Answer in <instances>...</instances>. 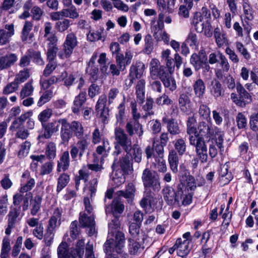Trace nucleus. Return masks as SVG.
<instances>
[{
    "instance_id": "obj_62",
    "label": "nucleus",
    "mask_w": 258,
    "mask_h": 258,
    "mask_svg": "<svg viewBox=\"0 0 258 258\" xmlns=\"http://www.w3.org/2000/svg\"><path fill=\"white\" fill-rule=\"evenodd\" d=\"M57 82V78L55 76H51L47 80L40 81L41 90H47L53 84Z\"/></svg>"
},
{
    "instance_id": "obj_23",
    "label": "nucleus",
    "mask_w": 258,
    "mask_h": 258,
    "mask_svg": "<svg viewBox=\"0 0 258 258\" xmlns=\"http://www.w3.org/2000/svg\"><path fill=\"white\" fill-rule=\"evenodd\" d=\"M70 159L69 151H66L62 153L57 161L56 171L59 173L61 171H66L70 167Z\"/></svg>"
},
{
    "instance_id": "obj_41",
    "label": "nucleus",
    "mask_w": 258,
    "mask_h": 258,
    "mask_svg": "<svg viewBox=\"0 0 258 258\" xmlns=\"http://www.w3.org/2000/svg\"><path fill=\"white\" fill-rule=\"evenodd\" d=\"M45 157L50 161H52L56 156V147L54 143L49 142L47 144L45 151Z\"/></svg>"
},
{
    "instance_id": "obj_39",
    "label": "nucleus",
    "mask_w": 258,
    "mask_h": 258,
    "mask_svg": "<svg viewBox=\"0 0 258 258\" xmlns=\"http://www.w3.org/2000/svg\"><path fill=\"white\" fill-rule=\"evenodd\" d=\"M71 131L73 136L81 139L84 134V129L82 124L78 121L74 120L70 123Z\"/></svg>"
},
{
    "instance_id": "obj_51",
    "label": "nucleus",
    "mask_w": 258,
    "mask_h": 258,
    "mask_svg": "<svg viewBox=\"0 0 258 258\" xmlns=\"http://www.w3.org/2000/svg\"><path fill=\"white\" fill-rule=\"evenodd\" d=\"M154 49L153 42L152 36L150 34L146 36L145 38V46L143 52L147 54H150Z\"/></svg>"
},
{
    "instance_id": "obj_32",
    "label": "nucleus",
    "mask_w": 258,
    "mask_h": 258,
    "mask_svg": "<svg viewBox=\"0 0 258 258\" xmlns=\"http://www.w3.org/2000/svg\"><path fill=\"white\" fill-rule=\"evenodd\" d=\"M193 89L195 96L201 99L203 98L206 91V86L204 81L199 78L193 84Z\"/></svg>"
},
{
    "instance_id": "obj_31",
    "label": "nucleus",
    "mask_w": 258,
    "mask_h": 258,
    "mask_svg": "<svg viewBox=\"0 0 258 258\" xmlns=\"http://www.w3.org/2000/svg\"><path fill=\"white\" fill-rule=\"evenodd\" d=\"M162 121L167 124L168 132L172 135H176L180 133L177 121L174 118L163 117Z\"/></svg>"
},
{
    "instance_id": "obj_42",
    "label": "nucleus",
    "mask_w": 258,
    "mask_h": 258,
    "mask_svg": "<svg viewBox=\"0 0 258 258\" xmlns=\"http://www.w3.org/2000/svg\"><path fill=\"white\" fill-rule=\"evenodd\" d=\"M174 147L176 152H177L178 155L182 156L186 151V145L185 140L182 138L176 139L173 142Z\"/></svg>"
},
{
    "instance_id": "obj_57",
    "label": "nucleus",
    "mask_w": 258,
    "mask_h": 258,
    "mask_svg": "<svg viewBox=\"0 0 258 258\" xmlns=\"http://www.w3.org/2000/svg\"><path fill=\"white\" fill-rule=\"evenodd\" d=\"M89 75V80L91 83H95L98 79L99 69L97 66H91V68L88 70Z\"/></svg>"
},
{
    "instance_id": "obj_49",
    "label": "nucleus",
    "mask_w": 258,
    "mask_h": 258,
    "mask_svg": "<svg viewBox=\"0 0 258 258\" xmlns=\"http://www.w3.org/2000/svg\"><path fill=\"white\" fill-rule=\"evenodd\" d=\"M242 6L245 19L249 21H252L254 18V11L250 4L248 2V0H247V2H243Z\"/></svg>"
},
{
    "instance_id": "obj_13",
    "label": "nucleus",
    "mask_w": 258,
    "mask_h": 258,
    "mask_svg": "<svg viewBox=\"0 0 258 258\" xmlns=\"http://www.w3.org/2000/svg\"><path fill=\"white\" fill-rule=\"evenodd\" d=\"M78 44L77 37L74 33L71 32L67 35L62 45L63 50L66 58H68L71 56L74 49Z\"/></svg>"
},
{
    "instance_id": "obj_47",
    "label": "nucleus",
    "mask_w": 258,
    "mask_h": 258,
    "mask_svg": "<svg viewBox=\"0 0 258 258\" xmlns=\"http://www.w3.org/2000/svg\"><path fill=\"white\" fill-rule=\"evenodd\" d=\"M129 156L126 154L124 157H122L119 160V166L125 174H128L130 168L131 160Z\"/></svg>"
},
{
    "instance_id": "obj_28",
    "label": "nucleus",
    "mask_w": 258,
    "mask_h": 258,
    "mask_svg": "<svg viewBox=\"0 0 258 258\" xmlns=\"http://www.w3.org/2000/svg\"><path fill=\"white\" fill-rule=\"evenodd\" d=\"M224 92L222 85L218 80L214 79L211 81L210 92L215 98L224 96Z\"/></svg>"
},
{
    "instance_id": "obj_1",
    "label": "nucleus",
    "mask_w": 258,
    "mask_h": 258,
    "mask_svg": "<svg viewBox=\"0 0 258 258\" xmlns=\"http://www.w3.org/2000/svg\"><path fill=\"white\" fill-rule=\"evenodd\" d=\"M178 179L179 182L176 183L186 195H184L183 203L191 204L197 188V183L195 177L190 174L184 164L179 165Z\"/></svg>"
},
{
    "instance_id": "obj_53",
    "label": "nucleus",
    "mask_w": 258,
    "mask_h": 258,
    "mask_svg": "<svg viewBox=\"0 0 258 258\" xmlns=\"http://www.w3.org/2000/svg\"><path fill=\"white\" fill-rule=\"evenodd\" d=\"M203 20V16L200 12H196L194 13L190 19V23L194 26L197 32H199V27L198 24L199 22H202Z\"/></svg>"
},
{
    "instance_id": "obj_61",
    "label": "nucleus",
    "mask_w": 258,
    "mask_h": 258,
    "mask_svg": "<svg viewBox=\"0 0 258 258\" xmlns=\"http://www.w3.org/2000/svg\"><path fill=\"white\" fill-rule=\"evenodd\" d=\"M155 103L158 105H169L172 104L173 101L169 98L167 95L164 93L156 99Z\"/></svg>"
},
{
    "instance_id": "obj_55",
    "label": "nucleus",
    "mask_w": 258,
    "mask_h": 258,
    "mask_svg": "<svg viewBox=\"0 0 258 258\" xmlns=\"http://www.w3.org/2000/svg\"><path fill=\"white\" fill-rule=\"evenodd\" d=\"M210 110L209 107L206 104H201L199 109V113L201 117L206 121H211L210 117Z\"/></svg>"
},
{
    "instance_id": "obj_26",
    "label": "nucleus",
    "mask_w": 258,
    "mask_h": 258,
    "mask_svg": "<svg viewBox=\"0 0 258 258\" xmlns=\"http://www.w3.org/2000/svg\"><path fill=\"white\" fill-rule=\"evenodd\" d=\"M125 151L131 158V160H134L135 162L140 163L142 160V150L141 148L138 144H134L131 146V149Z\"/></svg>"
},
{
    "instance_id": "obj_60",
    "label": "nucleus",
    "mask_w": 258,
    "mask_h": 258,
    "mask_svg": "<svg viewBox=\"0 0 258 258\" xmlns=\"http://www.w3.org/2000/svg\"><path fill=\"white\" fill-rule=\"evenodd\" d=\"M61 77L64 83V85L69 87L73 84L75 80V76L73 74H68L67 71L62 73Z\"/></svg>"
},
{
    "instance_id": "obj_36",
    "label": "nucleus",
    "mask_w": 258,
    "mask_h": 258,
    "mask_svg": "<svg viewBox=\"0 0 258 258\" xmlns=\"http://www.w3.org/2000/svg\"><path fill=\"white\" fill-rule=\"evenodd\" d=\"M117 113L115 114L116 122L122 125L124 123V119L125 116V97L123 96L122 101L117 106Z\"/></svg>"
},
{
    "instance_id": "obj_19",
    "label": "nucleus",
    "mask_w": 258,
    "mask_h": 258,
    "mask_svg": "<svg viewBox=\"0 0 258 258\" xmlns=\"http://www.w3.org/2000/svg\"><path fill=\"white\" fill-rule=\"evenodd\" d=\"M186 240H182L180 237L178 238L175 241V245L177 247V255L181 258H186L189 254L191 247Z\"/></svg>"
},
{
    "instance_id": "obj_59",
    "label": "nucleus",
    "mask_w": 258,
    "mask_h": 258,
    "mask_svg": "<svg viewBox=\"0 0 258 258\" xmlns=\"http://www.w3.org/2000/svg\"><path fill=\"white\" fill-rule=\"evenodd\" d=\"M31 144L28 141H25L20 146V149L18 153V157L19 158H23L27 156L30 149Z\"/></svg>"
},
{
    "instance_id": "obj_44",
    "label": "nucleus",
    "mask_w": 258,
    "mask_h": 258,
    "mask_svg": "<svg viewBox=\"0 0 258 258\" xmlns=\"http://www.w3.org/2000/svg\"><path fill=\"white\" fill-rule=\"evenodd\" d=\"M137 238H130L128 239V252L131 254L135 255L141 247L140 242L137 241Z\"/></svg>"
},
{
    "instance_id": "obj_4",
    "label": "nucleus",
    "mask_w": 258,
    "mask_h": 258,
    "mask_svg": "<svg viewBox=\"0 0 258 258\" xmlns=\"http://www.w3.org/2000/svg\"><path fill=\"white\" fill-rule=\"evenodd\" d=\"M162 193L165 203L169 206L180 207L182 205L187 206L190 204L183 203L184 195H186L176 183L171 185H165L162 190Z\"/></svg>"
},
{
    "instance_id": "obj_25",
    "label": "nucleus",
    "mask_w": 258,
    "mask_h": 258,
    "mask_svg": "<svg viewBox=\"0 0 258 258\" xmlns=\"http://www.w3.org/2000/svg\"><path fill=\"white\" fill-rule=\"evenodd\" d=\"M86 101V91H81L76 96L73 102V106L72 107V111L75 114H78L80 112V108Z\"/></svg>"
},
{
    "instance_id": "obj_37",
    "label": "nucleus",
    "mask_w": 258,
    "mask_h": 258,
    "mask_svg": "<svg viewBox=\"0 0 258 258\" xmlns=\"http://www.w3.org/2000/svg\"><path fill=\"white\" fill-rule=\"evenodd\" d=\"M168 162L172 172L175 173H177L178 172L179 159L177 152H176L175 150L173 149L169 151L168 155Z\"/></svg>"
},
{
    "instance_id": "obj_9",
    "label": "nucleus",
    "mask_w": 258,
    "mask_h": 258,
    "mask_svg": "<svg viewBox=\"0 0 258 258\" xmlns=\"http://www.w3.org/2000/svg\"><path fill=\"white\" fill-rule=\"evenodd\" d=\"M107 97L105 94H102L99 96L96 105V116L101 119L104 124H107L109 121L110 110L106 106Z\"/></svg>"
},
{
    "instance_id": "obj_22",
    "label": "nucleus",
    "mask_w": 258,
    "mask_h": 258,
    "mask_svg": "<svg viewBox=\"0 0 258 258\" xmlns=\"http://www.w3.org/2000/svg\"><path fill=\"white\" fill-rule=\"evenodd\" d=\"M32 115V111L29 110L22 114L20 116L15 118L10 127V130L13 132L24 127V124L25 121Z\"/></svg>"
},
{
    "instance_id": "obj_11",
    "label": "nucleus",
    "mask_w": 258,
    "mask_h": 258,
    "mask_svg": "<svg viewBox=\"0 0 258 258\" xmlns=\"http://www.w3.org/2000/svg\"><path fill=\"white\" fill-rule=\"evenodd\" d=\"M132 115L133 118L130 119L126 124V132L130 137H133L136 133L140 137L143 134V126L139 120L141 115L137 112L132 113Z\"/></svg>"
},
{
    "instance_id": "obj_58",
    "label": "nucleus",
    "mask_w": 258,
    "mask_h": 258,
    "mask_svg": "<svg viewBox=\"0 0 258 258\" xmlns=\"http://www.w3.org/2000/svg\"><path fill=\"white\" fill-rule=\"evenodd\" d=\"M52 115L51 109H46L41 111L38 116V119L40 121L41 125L47 122Z\"/></svg>"
},
{
    "instance_id": "obj_10",
    "label": "nucleus",
    "mask_w": 258,
    "mask_h": 258,
    "mask_svg": "<svg viewBox=\"0 0 258 258\" xmlns=\"http://www.w3.org/2000/svg\"><path fill=\"white\" fill-rule=\"evenodd\" d=\"M166 67L164 71V86L165 88H168L171 91L176 89L177 86L175 79L172 77V74L174 71L175 63L174 59L170 58L166 60Z\"/></svg>"
},
{
    "instance_id": "obj_3",
    "label": "nucleus",
    "mask_w": 258,
    "mask_h": 258,
    "mask_svg": "<svg viewBox=\"0 0 258 258\" xmlns=\"http://www.w3.org/2000/svg\"><path fill=\"white\" fill-rule=\"evenodd\" d=\"M198 137L209 142L214 140L219 149L223 147V133L221 129L214 126L211 121H202L198 125Z\"/></svg>"
},
{
    "instance_id": "obj_35",
    "label": "nucleus",
    "mask_w": 258,
    "mask_h": 258,
    "mask_svg": "<svg viewBox=\"0 0 258 258\" xmlns=\"http://www.w3.org/2000/svg\"><path fill=\"white\" fill-rule=\"evenodd\" d=\"M42 201V196L36 195L30 200L31 214L32 216L36 215L41 208Z\"/></svg>"
},
{
    "instance_id": "obj_6",
    "label": "nucleus",
    "mask_w": 258,
    "mask_h": 258,
    "mask_svg": "<svg viewBox=\"0 0 258 258\" xmlns=\"http://www.w3.org/2000/svg\"><path fill=\"white\" fill-rule=\"evenodd\" d=\"M115 136V151L114 153L119 155L121 153V147L124 151L131 149L132 141L126 135L124 130L120 127H116L114 130Z\"/></svg>"
},
{
    "instance_id": "obj_24",
    "label": "nucleus",
    "mask_w": 258,
    "mask_h": 258,
    "mask_svg": "<svg viewBox=\"0 0 258 258\" xmlns=\"http://www.w3.org/2000/svg\"><path fill=\"white\" fill-rule=\"evenodd\" d=\"M197 122L196 118L194 116L188 117L186 121V132L189 135V141H190L191 138H193V137H195V139L198 137V127H197Z\"/></svg>"
},
{
    "instance_id": "obj_34",
    "label": "nucleus",
    "mask_w": 258,
    "mask_h": 258,
    "mask_svg": "<svg viewBox=\"0 0 258 258\" xmlns=\"http://www.w3.org/2000/svg\"><path fill=\"white\" fill-rule=\"evenodd\" d=\"M5 29H1V45H4L9 42L10 38L14 34V25L13 24L6 25Z\"/></svg>"
},
{
    "instance_id": "obj_38",
    "label": "nucleus",
    "mask_w": 258,
    "mask_h": 258,
    "mask_svg": "<svg viewBox=\"0 0 258 258\" xmlns=\"http://www.w3.org/2000/svg\"><path fill=\"white\" fill-rule=\"evenodd\" d=\"M70 176L63 172L61 173L57 179L56 192L59 193L69 183Z\"/></svg>"
},
{
    "instance_id": "obj_20",
    "label": "nucleus",
    "mask_w": 258,
    "mask_h": 258,
    "mask_svg": "<svg viewBox=\"0 0 258 258\" xmlns=\"http://www.w3.org/2000/svg\"><path fill=\"white\" fill-rule=\"evenodd\" d=\"M33 24L31 21H25L21 35V38L23 42L31 43L35 40L34 33H30Z\"/></svg>"
},
{
    "instance_id": "obj_30",
    "label": "nucleus",
    "mask_w": 258,
    "mask_h": 258,
    "mask_svg": "<svg viewBox=\"0 0 258 258\" xmlns=\"http://www.w3.org/2000/svg\"><path fill=\"white\" fill-rule=\"evenodd\" d=\"M85 249V240L84 239H79L76 244L75 247L71 248V258H82Z\"/></svg>"
},
{
    "instance_id": "obj_33",
    "label": "nucleus",
    "mask_w": 258,
    "mask_h": 258,
    "mask_svg": "<svg viewBox=\"0 0 258 258\" xmlns=\"http://www.w3.org/2000/svg\"><path fill=\"white\" fill-rule=\"evenodd\" d=\"M135 187L134 184L132 183H129L125 190H119L117 191L116 194L117 195V197H123L125 199H127L128 201L130 200H132L134 199L135 196Z\"/></svg>"
},
{
    "instance_id": "obj_14",
    "label": "nucleus",
    "mask_w": 258,
    "mask_h": 258,
    "mask_svg": "<svg viewBox=\"0 0 258 258\" xmlns=\"http://www.w3.org/2000/svg\"><path fill=\"white\" fill-rule=\"evenodd\" d=\"M106 213L111 214L112 215L121 216L124 210V205L121 201V198L114 197L111 204L105 206Z\"/></svg>"
},
{
    "instance_id": "obj_18",
    "label": "nucleus",
    "mask_w": 258,
    "mask_h": 258,
    "mask_svg": "<svg viewBox=\"0 0 258 258\" xmlns=\"http://www.w3.org/2000/svg\"><path fill=\"white\" fill-rule=\"evenodd\" d=\"M159 60L157 58L152 59L150 63V71L151 75L152 77H158L164 84V74L165 69V66H160Z\"/></svg>"
},
{
    "instance_id": "obj_16",
    "label": "nucleus",
    "mask_w": 258,
    "mask_h": 258,
    "mask_svg": "<svg viewBox=\"0 0 258 258\" xmlns=\"http://www.w3.org/2000/svg\"><path fill=\"white\" fill-rule=\"evenodd\" d=\"M42 128L44 130V133L40 134L38 137L37 140L39 142H42L41 139H48L51 137L53 134L57 131L59 124L57 123L56 121H54L51 122L45 123L42 124Z\"/></svg>"
},
{
    "instance_id": "obj_46",
    "label": "nucleus",
    "mask_w": 258,
    "mask_h": 258,
    "mask_svg": "<svg viewBox=\"0 0 258 258\" xmlns=\"http://www.w3.org/2000/svg\"><path fill=\"white\" fill-rule=\"evenodd\" d=\"M10 241L8 236H5L3 238L1 249V258H7L9 256V252L11 250Z\"/></svg>"
},
{
    "instance_id": "obj_52",
    "label": "nucleus",
    "mask_w": 258,
    "mask_h": 258,
    "mask_svg": "<svg viewBox=\"0 0 258 258\" xmlns=\"http://www.w3.org/2000/svg\"><path fill=\"white\" fill-rule=\"evenodd\" d=\"M27 53L30 58L33 59V61L39 64H43L44 61L41 56V53L39 51H35L33 49H29Z\"/></svg>"
},
{
    "instance_id": "obj_2",
    "label": "nucleus",
    "mask_w": 258,
    "mask_h": 258,
    "mask_svg": "<svg viewBox=\"0 0 258 258\" xmlns=\"http://www.w3.org/2000/svg\"><path fill=\"white\" fill-rule=\"evenodd\" d=\"M219 52L210 53L208 57L206 51L202 48L198 53L195 52L190 58V63L196 71L202 70L203 75L212 73V68L210 64H214L219 61Z\"/></svg>"
},
{
    "instance_id": "obj_27",
    "label": "nucleus",
    "mask_w": 258,
    "mask_h": 258,
    "mask_svg": "<svg viewBox=\"0 0 258 258\" xmlns=\"http://www.w3.org/2000/svg\"><path fill=\"white\" fill-rule=\"evenodd\" d=\"M62 215V210L58 208L54 209L52 216H51L48 221V223L47 226V229L54 231L58 220V226L61 224L60 220Z\"/></svg>"
},
{
    "instance_id": "obj_21",
    "label": "nucleus",
    "mask_w": 258,
    "mask_h": 258,
    "mask_svg": "<svg viewBox=\"0 0 258 258\" xmlns=\"http://www.w3.org/2000/svg\"><path fill=\"white\" fill-rule=\"evenodd\" d=\"M190 96V94L188 93H183L180 95L178 99L181 111L186 114H189L191 111Z\"/></svg>"
},
{
    "instance_id": "obj_40",
    "label": "nucleus",
    "mask_w": 258,
    "mask_h": 258,
    "mask_svg": "<svg viewBox=\"0 0 258 258\" xmlns=\"http://www.w3.org/2000/svg\"><path fill=\"white\" fill-rule=\"evenodd\" d=\"M17 56L13 53L7 54L1 57V70L7 68L13 65L17 60Z\"/></svg>"
},
{
    "instance_id": "obj_8",
    "label": "nucleus",
    "mask_w": 258,
    "mask_h": 258,
    "mask_svg": "<svg viewBox=\"0 0 258 258\" xmlns=\"http://www.w3.org/2000/svg\"><path fill=\"white\" fill-rule=\"evenodd\" d=\"M145 69L144 63L141 61H137L130 67L127 78L124 81V85L126 90L130 88L136 79H141Z\"/></svg>"
},
{
    "instance_id": "obj_56",
    "label": "nucleus",
    "mask_w": 258,
    "mask_h": 258,
    "mask_svg": "<svg viewBox=\"0 0 258 258\" xmlns=\"http://www.w3.org/2000/svg\"><path fill=\"white\" fill-rule=\"evenodd\" d=\"M185 42L188 44L190 47H198L199 45V42L197 34L192 31H190L188 33Z\"/></svg>"
},
{
    "instance_id": "obj_63",
    "label": "nucleus",
    "mask_w": 258,
    "mask_h": 258,
    "mask_svg": "<svg viewBox=\"0 0 258 258\" xmlns=\"http://www.w3.org/2000/svg\"><path fill=\"white\" fill-rule=\"evenodd\" d=\"M237 127L239 129L245 128L247 126V119L242 112H239L236 116Z\"/></svg>"
},
{
    "instance_id": "obj_29",
    "label": "nucleus",
    "mask_w": 258,
    "mask_h": 258,
    "mask_svg": "<svg viewBox=\"0 0 258 258\" xmlns=\"http://www.w3.org/2000/svg\"><path fill=\"white\" fill-rule=\"evenodd\" d=\"M155 192L144 190V196L140 202V206L144 209H154L155 205L153 204L154 201L153 196Z\"/></svg>"
},
{
    "instance_id": "obj_5",
    "label": "nucleus",
    "mask_w": 258,
    "mask_h": 258,
    "mask_svg": "<svg viewBox=\"0 0 258 258\" xmlns=\"http://www.w3.org/2000/svg\"><path fill=\"white\" fill-rule=\"evenodd\" d=\"M142 179L144 190L155 192L159 190L160 184L159 176L156 172L146 168L143 172Z\"/></svg>"
},
{
    "instance_id": "obj_48",
    "label": "nucleus",
    "mask_w": 258,
    "mask_h": 258,
    "mask_svg": "<svg viewBox=\"0 0 258 258\" xmlns=\"http://www.w3.org/2000/svg\"><path fill=\"white\" fill-rule=\"evenodd\" d=\"M71 21L64 19L62 21H58L55 23V28L59 32H63L73 24Z\"/></svg>"
},
{
    "instance_id": "obj_64",
    "label": "nucleus",
    "mask_w": 258,
    "mask_h": 258,
    "mask_svg": "<svg viewBox=\"0 0 258 258\" xmlns=\"http://www.w3.org/2000/svg\"><path fill=\"white\" fill-rule=\"evenodd\" d=\"M249 125L252 131H258V111L251 114L249 118Z\"/></svg>"
},
{
    "instance_id": "obj_12",
    "label": "nucleus",
    "mask_w": 258,
    "mask_h": 258,
    "mask_svg": "<svg viewBox=\"0 0 258 258\" xmlns=\"http://www.w3.org/2000/svg\"><path fill=\"white\" fill-rule=\"evenodd\" d=\"M191 145L194 146L196 148V152L197 156L199 157L202 163H206L208 161V150L204 139L201 138H191L189 141Z\"/></svg>"
},
{
    "instance_id": "obj_54",
    "label": "nucleus",
    "mask_w": 258,
    "mask_h": 258,
    "mask_svg": "<svg viewBox=\"0 0 258 258\" xmlns=\"http://www.w3.org/2000/svg\"><path fill=\"white\" fill-rule=\"evenodd\" d=\"M202 28L201 30H199L198 33H201L204 31V35L208 37H211L213 35V28L210 20H208L206 21L205 24L203 23L202 24Z\"/></svg>"
},
{
    "instance_id": "obj_7",
    "label": "nucleus",
    "mask_w": 258,
    "mask_h": 258,
    "mask_svg": "<svg viewBox=\"0 0 258 258\" xmlns=\"http://www.w3.org/2000/svg\"><path fill=\"white\" fill-rule=\"evenodd\" d=\"M236 91L237 93L231 94V99L237 106L245 107L246 105L251 103L252 99L251 94L239 82L236 83Z\"/></svg>"
},
{
    "instance_id": "obj_15",
    "label": "nucleus",
    "mask_w": 258,
    "mask_h": 258,
    "mask_svg": "<svg viewBox=\"0 0 258 258\" xmlns=\"http://www.w3.org/2000/svg\"><path fill=\"white\" fill-rule=\"evenodd\" d=\"M164 145L161 144L159 141H154L152 146H148L145 149L147 158L151 157L156 159L158 157L162 158L163 156Z\"/></svg>"
},
{
    "instance_id": "obj_43",
    "label": "nucleus",
    "mask_w": 258,
    "mask_h": 258,
    "mask_svg": "<svg viewBox=\"0 0 258 258\" xmlns=\"http://www.w3.org/2000/svg\"><path fill=\"white\" fill-rule=\"evenodd\" d=\"M125 242L124 234L121 232H118L115 236V248L117 253H120L122 251V249L124 246Z\"/></svg>"
},
{
    "instance_id": "obj_50",
    "label": "nucleus",
    "mask_w": 258,
    "mask_h": 258,
    "mask_svg": "<svg viewBox=\"0 0 258 258\" xmlns=\"http://www.w3.org/2000/svg\"><path fill=\"white\" fill-rule=\"evenodd\" d=\"M53 97V92L51 90H46L40 97L38 102L37 106H42L45 103L48 102Z\"/></svg>"
},
{
    "instance_id": "obj_17",
    "label": "nucleus",
    "mask_w": 258,
    "mask_h": 258,
    "mask_svg": "<svg viewBox=\"0 0 258 258\" xmlns=\"http://www.w3.org/2000/svg\"><path fill=\"white\" fill-rule=\"evenodd\" d=\"M57 122L61 125L60 132L61 143L62 144L68 143L73 136L71 131L70 123L65 118H59Z\"/></svg>"
},
{
    "instance_id": "obj_45",
    "label": "nucleus",
    "mask_w": 258,
    "mask_h": 258,
    "mask_svg": "<svg viewBox=\"0 0 258 258\" xmlns=\"http://www.w3.org/2000/svg\"><path fill=\"white\" fill-rule=\"evenodd\" d=\"M21 207L14 208L11 209L7 216L8 217V224L15 225L17 219L20 215Z\"/></svg>"
}]
</instances>
